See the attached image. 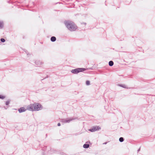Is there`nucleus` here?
<instances>
[{"mask_svg":"<svg viewBox=\"0 0 155 155\" xmlns=\"http://www.w3.org/2000/svg\"><path fill=\"white\" fill-rule=\"evenodd\" d=\"M140 148L138 150H137V151H138V152H139V151H140Z\"/></svg>","mask_w":155,"mask_h":155,"instance_id":"obj_20","label":"nucleus"},{"mask_svg":"<svg viewBox=\"0 0 155 155\" xmlns=\"http://www.w3.org/2000/svg\"><path fill=\"white\" fill-rule=\"evenodd\" d=\"M86 83L87 85H90V82L89 81H87L86 82Z\"/></svg>","mask_w":155,"mask_h":155,"instance_id":"obj_16","label":"nucleus"},{"mask_svg":"<svg viewBox=\"0 0 155 155\" xmlns=\"http://www.w3.org/2000/svg\"><path fill=\"white\" fill-rule=\"evenodd\" d=\"M42 62L39 60H37L35 61V64L37 65H40L42 64Z\"/></svg>","mask_w":155,"mask_h":155,"instance_id":"obj_7","label":"nucleus"},{"mask_svg":"<svg viewBox=\"0 0 155 155\" xmlns=\"http://www.w3.org/2000/svg\"><path fill=\"white\" fill-rule=\"evenodd\" d=\"M27 110H28L27 108L26 109L24 107H21L18 109V111L20 113L25 112Z\"/></svg>","mask_w":155,"mask_h":155,"instance_id":"obj_6","label":"nucleus"},{"mask_svg":"<svg viewBox=\"0 0 155 155\" xmlns=\"http://www.w3.org/2000/svg\"><path fill=\"white\" fill-rule=\"evenodd\" d=\"M101 129V128L99 126H95L91 128L89 130L91 132H94L97 130H98Z\"/></svg>","mask_w":155,"mask_h":155,"instance_id":"obj_4","label":"nucleus"},{"mask_svg":"<svg viewBox=\"0 0 155 155\" xmlns=\"http://www.w3.org/2000/svg\"><path fill=\"white\" fill-rule=\"evenodd\" d=\"M89 147V144H84L83 146V147L84 148H88Z\"/></svg>","mask_w":155,"mask_h":155,"instance_id":"obj_10","label":"nucleus"},{"mask_svg":"<svg viewBox=\"0 0 155 155\" xmlns=\"http://www.w3.org/2000/svg\"><path fill=\"white\" fill-rule=\"evenodd\" d=\"M5 98V97L2 95H0V99H3Z\"/></svg>","mask_w":155,"mask_h":155,"instance_id":"obj_15","label":"nucleus"},{"mask_svg":"<svg viewBox=\"0 0 155 155\" xmlns=\"http://www.w3.org/2000/svg\"><path fill=\"white\" fill-rule=\"evenodd\" d=\"M4 26L3 21H0V28H2Z\"/></svg>","mask_w":155,"mask_h":155,"instance_id":"obj_9","label":"nucleus"},{"mask_svg":"<svg viewBox=\"0 0 155 155\" xmlns=\"http://www.w3.org/2000/svg\"><path fill=\"white\" fill-rule=\"evenodd\" d=\"M10 100H9V99H8V100L5 102V105H6V106H8V105L9 103H10Z\"/></svg>","mask_w":155,"mask_h":155,"instance_id":"obj_14","label":"nucleus"},{"mask_svg":"<svg viewBox=\"0 0 155 155\" xmlns=\"http://www.w3.org/2000/svg\"><path fill=\"white\" fill-rule=\"evenodd\" d=\"M72 118H68L67 119H63L61 120V121L64 123H69L70 121L74 120Z\"/></svg>","mask_w":155,"mask_h":155,"instance_id":"obj_5","label":"nucleus"},{"mask_svg":"<svg viewBox=\"0 0 155 155\" xmlns=\"http://www.w3.org/2000/svg\"><path fill=\"white\" fill-rule=\"evenodd\" d=\"M107 143V142H105L104 143H103V144H106Z\"/></svg>","mask_w":155,"mask_h":155,"instance_id":"obj_21","label":"nucleus"},{"mask_svg":"<svg viewBox=\"0 0 155 155\" xmlns=\"http://www.w3.org/2000/svg\"><path fill=\"white\" fill-rule=\"evenodd\" d=\"M78 134L77 133H76V134H75V135H76H76H77Z\"/></svg>","mask_w":155,"mask_h":155,"instance_id":"obj_22","label":"nucleus"},{"mask_svg":"<svg viewBox=\"0 0 155 155\" xmlns=\"http://www.w3.org/2000/svg\"><path fill=\"white\" fill-rule=\"evenodd\" d=\"M56 40V37L54 36H52L51 38V41L52 42H54Z\"/></svg>","mask_w":155,"mask_h":155,"instance_id":"obj_8","label":"nucleus"},{"mask_svg":"<svg viewBox=\"0 0 155 155\" xmlns=\"http://www.w3.org/2000/svg\"><path fill=\"white\" fill-rule=\"evenodd\" d=\"M114 65V62L112 61H110L109 62V65L110 66H112Z\"/></svg>","mask_w":155,"mask_h":155,"instance_id":"obj_11","label":"nucleus"},{"mask_svg":"<svg viewBox=\"0 0 155 155\" xmlns=\"http://www.w3.org/2000/svg\"><path fill=\"white\" fill-rule=\"evenodd\" d=\"M120 86L123 87L124 88H127V86L125 84H120L119 85Z\"/></svg>","mask_w":155,"mask_h":155,"instance_id":"obj_12","label":"nucleus"},{"mask_svg":"<svg viewBox=\"0 0 155 155\" xmlns=\"http://www.w3.org/2000/svg\"><path fill=\"white\" fill-rule=\"evenodd\" d=\"M81 24H84L85 25H86V23L85 22H83V23H81Z\"/></svg>","mask_w":155,"mask_h":155,"instance_id":"obj_19","label":"nucleus"},{"mask_svg":"<svg viewBox=\"0 0 155 155\" xmlns=\"http://www.w3.org/2000/svg\"><path fill=\"white\" fill-rule=\"evenodd\" d=\"M86 70V69L84 68H78L71 71V72L74 74H77L80 72H82Z\"/></svg>","mask_w":155,"mask_h":155,"instance_id":"obj_3","label":"nucleus"},{"mask_svg":"<svg viewBox=\"0 0 155 155\" xmlns=\"http://www.w3.org/2000/svg\"><path fill=\"white\" fill-rule=\"evenodd\" d=\"M64 24L66 27L70 31H75L77 28V27L74 23L70 21H65L64 22Z\"/></svg>","mask_w":155,"mask_h":155,"instance_id":"obj_2","label":"nucleus"},{"mask_svg":"<svg viewBox=\"0 0 155 155\" xmlns=\"http://www.w3.org/2000/svg\"><path fill=\"white\" fill-rule=\"evenodd\" d=\"M1 41L2 42H4L5 41V40L4 38H2L0 39Z\"/></svg>","mask_w":155,"mask_h":155,"instance_id":"obj_17","label":"nucleus"},{"mask_svg":"<svg viewBox=\"0 0 155 155\" xmlns=\"http://www.w3.org/2000/svg\"><path fill=\"white\" fill-rule=\"evenodd\" d=\"M124 140V139L123 137H120L119 139V141L120 142H123Z\"/></svg>","mask_w":155,"mask_h":155,"instance_id":"obj_13","label":"nucleus"},{"mask_svg":"<svg viewBox=\"0 0 155 155\" xmlns=\"http://www.w3.org/2000/svg\"><path fill=\"white\" fill-rule=\"evenodd\" d=\"M41 109V105L38 103L31 104L27 106V109L30 111H38Z\"/></svg>","mask_w":155,"mask_h":155,"instance_id":"obj_1","label":"nucleus"},{"mask_svg":"<svg viewBox=\"0 0 155 155\" xmlns=\"http://www.w3.org/2000/svg\"><path fill=\"white\" fill-rule=\"evenodd\" d=\"M58 125V126H60V125H61V124H60V123H58V125Z\"/></svg>","mask_w":155,"mask_h":155,"instance_id":"obj_18","label":"nucleus"}]
</instances>
